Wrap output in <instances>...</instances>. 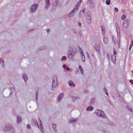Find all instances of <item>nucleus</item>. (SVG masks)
<instances>
[{"instance_id":"412c9836","label":"nucleus","mask_w":133,"mask_h":133,"mask_svg":"<svg viewBox=\"0 0 133 133\" xmlns=\"http://www.w3.org/2000/svg\"><path fill=\"white\" fill-rule=\"evenodd\" d=\"M87 111L90 110L91 111H92L93 110V108L92 107V106H89L87 108Z\"/></svg>"},{"instance_id":"052dcab7","label":"nucleus","mask_w":133,"mask_h":133,"mask_svg":"<svg viewBox=\"0 0 133 133\" xmlns=\"http://www.w3.org/2000/svg\"><path fill=\"white\" fill-rule=\"evenodd\" d=\"M2 60L1 59V58H0V62H1L2 61Z\"/></svg>"},{"instance_id":"680f3d73","label":"nucleus","mask_w":133,"mask_h":133,"mask_svg":"<svg viewBox=\"0 0 133 133\" xmlns=\"http://www.w3.org/2000/svg\"><path fill=\"white\" fill-rule=\"evenodd\" d=\"M81 12H80V13L79 14V15H81Z\"/></svg>"},{"instance_id":"a19ab883","label":"nucleus","mask_w":133,"mask_h":133,"mask_svg":"<svg viewBox=\"0 0 133 133\" xmlns=\"http://www.w3.org/2000/svg\"><path fill=\"white\" fill-rule=\"evenodd\" d=\"M86 55L87 57L88 58H89L90 55L89 53L88 52H86Z\"/></svg>"},{"instance_id":"a878e982","label":"nucleus","mask_w":133,"mask_h":133,"mask_svg":"<svg viewBox=\"0 0 133 133\" xmlns=\"http://www.w3.org/2000/svg\"><path fill=\"white\" fill-rule=\"evenodd\" d=\"M79 69L81 73L82 74H83V70L82 68V67L81 66L79 65Z\"/></svg>"},{"instance_id":"bf43d9fd","label":"nucleus","mask_w":133,"mask_h":133,"mask_svg":"<svg viewBox=\"0 0 133 133\" xmlns=\"http://www.w3.org/2000/svg\"><path fill=\"white\" fill-rule=\"evenodd\" d=\"M2 62V64H4V62L3 60Z\"/></svg>"},{"instance_id":"393cba45","label":"nucleus","mask_w":133,"mask_h":133,"mask_svg":"<svg viewBox=\"0 0 133 133\" xmlns=\"http://www.w3.org/2000/svg\"><path fill=\"white\" fill-rule=\"evenodd\" d=\"M82 1V0H80V1H78L77 3L76 4V7H78L79 8L78 6L81 4Z\"/></svg>"},{"instance_id":"6e6d98bb","label":"nucleus","mask_w":133,"mask_h":133,"mask_svg":"<svg viewBox=\"0 0 133 133\" xmlns=\"http://www.w3.org/2000/svg\"><path fill=\"white\" fill-rule=\"evenodd\" d=\"M131 47V46H129V50H130Z\"/></svg>"},{"instance_id":"0eeeda50","label":"nucleus","mask_w":133,"mask_h":133,"mask_svg":"<svg viewBox=\"0 0 133 133\" xmlns=\"http://www.w3.org/2000/svg\"><path fill=\"white\" fill-rule=\"evenodd\" d=\"M31 125L33 126L37 127L38 128H39V127L38 123L37 120L35 119H33L32 120Z\"/></svg>"},{"instance_id":"ea45409f","label":"nucleus","mask_w":133,"mask_h":133,"mask_svg":"<svg viewBox=\"0 0 133 133\" xmlns=\"http://www.w3.org/2000/svg\"><path fill=\"white\" fill-rule=\"evenodd\" d=\"M63 68L65 69L66 68V67H67L66 66V65L65 64H63Z\"/></svg>"},{"instance_id":"20e7f679","label":"nucleus","mask_w":133,"mask_h":133,"mask_svg":"<svg viewBox=\"0 0 133 133\" xmlns=\"http://www.w3.org/2000/svg\"><path fill=\"white\" fill-rule=\"evenodd\" d=\"M96 114L99 116H102L103 117H105L106 114L104 112L100 110L97 109L95 111Z\"/></svg>"},{"instance_id":"49530a36","label":"nucleus","mask_w":133,"mask_h":133,"mask_svg":"<svg viewBox=\"0 0 133 133\" xmlns=\"http://www.w3.org/2000/svg\"><path fill=\"white\" fill-rule=\"evenodd\" d=\"M1 67L2 68H3L4 67V64H2L1 65Z\"/></svg>"},{"instance_id":"c85d7f7f","label":"nucleus","mask_w":133,"mask_h":133,"mask_svg":"<svg viewBox=\"0 0 133 133\" xmlns=\"http://www.w3.org/2000/svg\"><path fill=\"white\" fill-rule=\"evenodd\" d=\"M126 17L125 15H123L122 16L121 18L122 20H124L126 18Z\"/></svg>"},{"instance_id":"f704fd0d","label":"nucleus","mask_w":133,"mask_h":133,"mask_svg":"<svg viewBox=\"0 0 133 133\" xmlns=\"http://www.w3.org/2000/svg\"><path fill=\"white\" fill-rule=\"evenodd\" d=\"M133 45V39L132 40L131 43L130 44V46L131 47Z\"/></svg>"},{"instance_id":"09e8293b","label":"nucleus","mask_w":133,"mask_h":133,"mask_svg":"<svg viewBox=\"0 0 133 133\" xmlns=\"http://www.w3.org/2000/svg\"><path fill=\"white\" fill-rule=\"evenodd\" d=\"M116 29L117 30V31L119 29V26H117L116 27Z\"/></svg>"},{"instance_id":"de8ad7c7","label":"nucleus","mask_w":133,"mask_h":133,"mask_svg":"<svg viewBox=\"0 0 133 133\" xmlns=\"http://www.w3.org/2000/svg\"><path fill=\"white\" fill-rule=\"evenodd\" d=\"M81 54H82V56H84V54L82 50V51L81 52Z\"/></svg>"},{"instance_id":"39448f33","label":"nucleus","mask_w":133,"mask_h":133,"mask_svg":"<svg viewBox=\"0 0 133 133\" xmlns=\"http://www.w3.org/2000/svg\"><path fill=\"white\" fill-rule=\"evenodd\" d=\"M78 10V7H75L74 8L69 14V17L71 18L74 16L75 13Z\"/></svg>"},{"instance_id":"9d476101","label":"nucleus","mask_w":133,"mask_h":133,"mask_svg":"<svg viewBox=\"0 0 133 133\" xmlns=\"http://www.w3.org/2000/svg\"><path fill=\"white\" fill-rule=\"evenodd\" d=\"M17 122L18 124L22 122V118L21 116L17 115Z\"/></svg>"},{"instance_id":"dca6fc26","label":"nucleus","mask_w":133,"mask_h":133,"mask_svg":"<svg viewBox=\"0 0 133 133\" xmlns=\"http://www.w3.org/2000/svg\"><path fill=\"white\" fill-rule=\"evenodd\" d=\"M101 30L102 31V34L103 36H104L105 35V28H104L103 26L102 25L101 26Z\"/></svg>"},{"instance_id":"c03bdc74","label":"nucleus","mask_w":133,"mask_h":133,"mask_svg":"<svg viewBox=\"0 0 133 133\" xmlns=\"http://www.w3.org/2000/svg\"><path fill=\"white\" fill-rule=\"evenodd\" d=\"M85 9L84 8L83 10L82 11H81V12H82V13H83L85 12Z\"/></svg>"},{"instance_id":"bb28decb","label":"nucleus","mask_w":133,"mask_h":133,"mask_svg":"<svg viewBox=\"0 0 133 133\" xmlns=\"http://www.w3.org/2000/svg\"><path fill=\"white\" fill-rule=\"evenodd\" d=\"M67 59L66 57L65 56H63L61 58V60L62 61H65Z\"/></svg>"},{"instance_id":"f3484780","label":"nucleus","mask_w":133,"mask_h":133,"mask_svg":"<svg viewBox=\"0 0 133 133\" xmlns=\"http://www.w3.org/2000/svg\"><path fill=\"white\" fill-rule=\"evenodd\" d=\"M39 119L40 121V128L42 131L43 132V130L44 129V128H43V124L42 123V122L39 118Z\"/></svg>"},{"instance_id":"2f4dec72","label":"nucleus","mask_w":133,"mask_h":133,"mask_svg":"<svg viewBox=\"0 0 133 133\" xmlns=\"http://www.w3.org/2000/svg\"><path fill=\"white\" fill-rule=\"evenodd\" d=\"M82 61L83 62L85 61V58L84 56H82Z\"/></svg>"},{"instance_id":"b1692460","label":"nucleus","mask_w":133,"mask_h":133,"mask_svg":"<svg viewBox=\"0 0 133 133\" xmlns=\"http://www.w3.org/2000/svg\"><path fill=\"white\" fill-rule=\"evenodd\" d=\"M58 1H55L53 3V5L55 6H57L58 5Z\"/></svg>"},{"instance_id":"3c124183","label":"nucleus","mask_w":133,"mask_h":133,"mask_svg":"<svg viewBox=\"0 0 133 133\" xmlns=\"http://www.w3.org/2000/svg\"><path fill=\"white\" fill-rule=\"evenodd\" d=\"M126 108H127V109L129 110L130 109V108L128 106H126Z\"/></svg>"},{"instance_id":"5701e85b","label":"nucleus","mask_w":133,"mask_h":133,"mask_svg":"<svg viewBox=\"0 0 133 133\" xmlns=\"http://www.w3.org/2000/svg\"><path fill=\"white\" fill-rule=\"evenodd\" d=\"M94 48L96 50L99 52V49L98 45H95L94 46Z\"/></svg>"},{"instance_id":"c756f323","label":"nucleus","mask_w":133,"mask_h":133,"mask_svg":"<svg viewBox=\"0 0 133 133\" xmlns=\"http://www.w3.org/2000/svg\"><path fill=\"white\" fill-rule=\"evenodd\" d=\"M107 58L108 59H110V57L109 56V54L108 53H107Z\"/></svg>"},{"instance_id":"4be33fe9","label":"nucleus","mask_w":133,"mask_h":133,"mask_svg":"<svg viewBox=\"0 0 133 133\" xmlns=\"http://www.w3.org/2000/svg\"><path fill=\"white\" fill-rule=\"evenodd\" d=\"M56 126V124L55 123H53L52 125V127L56 132V130L55 129Z\"/></svg>"},{"instance_id":"6ab92c4d","label":"nucleus","mask_w":133,"mask_h":133,"mask_svg":"<svg viewBox=\"0 0 133 133\" xmlns=\"http://www.w3.org/2000/svg\"><path fill=\"white\" fill-rule=\"evenodd\" d=\"M95 99L94 98H92L91 99L90 102H89V104L90 105H92L94 104L95 103Z\"/></svg>"},{"instance_id":"cd10ccee","label":"nucleus","mask_w":133,"mask_h":133,"mask_svg":"<svg viewBox=\"0 0 133 133\" xmlns=\"http://www.w3.org/2000/svg\"><path fill=\"white\" fill-rule=\"evenodd\" d=\"M110 0H107L106 1V3L107 4L109 5L110 4Z\"/></svg>"},{"instance_id":"f03ea898","label":"nucleus","mask_w":133,"mask_h":133,"mask_svg":"<svg viewBox=\"0 0 133 133\" xmlns=\"http://www.w3.org/2000/svg\"><path fill=\"white\" fill-rule=\"evenodd\" d=\"M4 130L5 132L8 131L10 132H12L14 131V129L12 125H6L4 128Z\"/></svg>"},{"instance_id":"58836bf2","label":"nucleus","mask_w":133,"mask_h":133,"mask_svg":"<svg viewBox=\"0 0 133 133\" xmlns=\"http://www.w3.org/2000/svg\"><path fill=\"white\" fill-rule=\"evenodd\" d=\"M115 11L116 12H117L118 11V9L117 8H115Z\"/></svg>"},{"instance_id":"37998d69","label":"nucleus","mask_w":133,"mask_h":133,"mask_svg":"<svg viewBox=\"0 0 133 133\" xmlns=\"http://www.w3.org/2000/svg\"><path fill=\"white\" fill-rule=\"evenodd\" d=\"M65 69L68 71H69L70 70V69L69 67H67Z\"/></svg>"},{"instance_id":"7ed1b4c3","label":"nucleus","mask_w":133,"mask_h":133,"mask_svg":"<svg viewBox=\"0 0 133 133\" xmlns=\"http://www.w3.org/2000/svg\"><path fill=\"white\" fill-rule=\"evenodd\" d=\"M74 48L73 49L70 48L67 54V57L69 58H71L75 55L76 52L74 51Z\"/></svg>"},{"instance_id":"79ce46f5","label":"nucleus","mask_w":133,"mask_h":133,"mask_svg":"<svg viewBox=\"0 0 133 133\" xmlns=\"http://www.w3.org/2000/svg\"><path fill=\"white\" fill-rule=\"evenodd\" d=\"M78 98V97H73V100L74 101V100H75L77 98Z\"/></svg>"},{"instance_id":"f257e3e1","label":"nucleus","mask_w":133,"mask_h":133,"mask_svg":"<svg viewBox=\"0 0 133 133\" xmlns=\"http://www.w3.org/2000/svg\"><path fill=\"white\" fill-rule=\"evenodd\" d=\"M86 21L87 23L89 24L91 22L92 16L91 12L90 11H88L86 13L85 16Z\"/></svg>"},{"instance_id":"5fc2aeb1","label":"nucleus","mask_w":133,"mask_h":133,"mask_svg":"<svg viewBox=\"0 0 133 133\" xmlns=\"http://www.w3.org/2000/svg\"><path fill=\"white\" fill-rule=\"evenodd\" d=\"M50 30L49 29H48L47 30V32H50Z\"/></svg>"},{"instance_id":"423d86ee","label":"nucleus","mask_w":133,"mask_h":133,"mask_svg":"<svg viewBox=\"0 0 133 133\" xmlns=\"http://www.w3.org/2000/svg\"><path fill=\"white\" fill-rule=\"evenodd\" d=\"M38 6V4H34L32 5L30 8V12L32 13L35 12L37 9Z\"/></svg>"},{"instance_id":"864d4df0","label":"nucleus","mask_w":133,"mask_h":133,"mask_svg":"<svg viewBox=\"0 0 133 133\" xmlns=\"http://www.w3.org/2000/svg\"><path fill=\"white\" fill-rule=\"evenodd\" d=\"M129 110L130 111H131L132 112H133V111H132V109L131 108H130V110Z\"/></svg>"},{"instance_id":"6e6552de","label":"nucleus","mask_w":133,"mask_h":133,"mask_svg":"<svg viewBox=\"0 0 133 133\" xmlns=\"http://www.w3.org/2000/svg\"><path fill=\"white\" fill-rule=\"evenodd\" d=\"M57 78H56L55 79H53L52 81V87L53 88H56L57 85Z\"/></svg>"},{"instance_id":"ddd939ff","label":"nucleus","mask_w":133,"mask_h":133,"mask_svg":"<svg viewBox=\"0 0 133 133\" xmlns=\"http://www.w3.org/2000/svg\"><path fill=\"white\" fill-rule=\"evenodd\" d=\"M69 85L71 87H75V85L74 83L71 81H69L68 82Z\"/></svg>"},{"instance_id":"4468645a","label":"nucleus","mask_w":133,"mask_h":133,"mask_svg":"<svg viewBox=\"0 0 133 133\" xmlns=\"http://www.w3.org/2000/svg\"><path fill=\"white\" fill-rule=\"evenodd\" d=\"M77 121V118H73L71 119L69 123L70 124L72 123H76Z\"/></svg>"},{"instance_id":"4c0bfd02","label":"nucleus","mask_w":133,"mask_h":133,"mask_svg":"<svg viewBox=\"0 0 133 133\" xmlns=\"http://www.w3.org/2000/svg\"><path fill=\"white\" fill-rule=\"evenodd\" d=\"M27 127L28 129H30L31 128V126L30 125L28 124L27 126Z\"/></svg>"},{"instance_id":"13d9d810","label":"nucleus","mask_w":133,"mask_h":133,"mask_svg":"<svg viewBox=\"0 0 133 133\" xmlns=\"http://www.w3.org/2000/svg\"><path fill=\"white\" fill-rule=\"evenodd\" d=\"M78 48V49H79L81 50H82V49H81V48L80 47H79Z\"/></svg>"},{"instance_id":"f8f14e48","label":"nucleus","mask_w":133,"mask_h":133,"mask_svg":"<svg viewBox=\"0 0 133 133\" xmlns=\"http://www.w3.org/2000/svg\"><path fill=\"white\" fill-rule=\"evenodd\" d=\"M129 24L128 22V21L125 20L124 21L123 23V26L124 28H126L128 26Z\"/></svg>"},{"instance_id":"a18cd8bd","label":"nucleus","mask_w":133,"mask_h":133,"mask_svg":"<svg viewBox=\"0 0 133 133\" xmlns=\"http://www.w3.org/2000/svg\"><path fill=\"white\" fill-rule=\"evenodd\" d=\"M129 82L131 83L132 84H133V81L130 79L129 80Z\"/></svg>"},{"instance_id":"1a4fd4ad","label":"nucleus","mask_w":133,"mask_h":133,"mask_svg":"<svg viewBox=\"0 0 133 133\" xmlns=\"http://www.w3.org/2000/svg\"><path fill=\"white\" fill-rule=\"evenodd\" d=\"M88 4L89 5V6L90 8L92 9L94 7V5L92 0H89Z\"/></svg>"},{"instance_id":"4d7b16f0","label":"nucleus","mask_w":133,"mask_h":133,"mask_svg":"<svg viewBox=\"0 0 133 133\" xmlns=\"http://www.w3.org/2000/svg\"><path fill=\"white\" fill-rule=\"evenodd\" d=\"M12 92H11L10 93V95H12Z\"/></svg>"},{"instance_id":"a211bd4d","label":"nucleus","mask_w":133,"mask_h":133,"mask_svg":"<svg viewBox=\"0 0 133 133\" xmlns=\"http://www.w3.org/2000/svg\"><path fill=\"white\" fill-rule=\"evenodd\" d=\"M22 77L24 79L25 82L26 83L28 79L27 76L25 74H24L22 75Z\"/></svg>"},{"instance_id":"8fccbe9b","label":"nucleus","mask_w":133,"mask_h":133,"mask_svg":"<svg viewBox=\"0 0 133 133\" xmlns=\"http://www.w3.org/2000/svg\"><path fill=\"white\" fill-rule=\"evenodd\" d=\"M78 25L79 26H80L81 25V24L80 22H78Z\"/></svg>"},{"instance_id":"c9c22d12","label":"nucleus","mask_w":133,"mask_h":133,"mask_svg":"<svg viewBox=\"0 0 133 133\" xmlns=\"http://www.w3.org/2000/svg\"><path fill=\"white\" fill-rule=\"evenodd\" d=\"M103 90L105 92H108V91L107 90V88H105L103 89Z\"/></svg>"},{"instance_id":"603ef678","label":"nucleus","mask_w":133,"mask_h":133,"mask_svg":"<svg viewBox=\"0 0 133 133\" xmlns=\"http://www.w3.org/2000/svg\"><path fill=\"white\" fill-rule=\"evenodd\" d=\"M105 94L106 95L108 96H109V94H108V92H105Z\"/></svg>"},{"instance_id":"72a5a7b5","label":"nucleus","mask_w":133,"mask_h":133,"mask_svg":"<svg viewBox=\"0 0 133 133\" xmlns=\"http://www.w3.org/2000/svg\"><path fill=\"white\" fill-rule=\"evenodd\" d=\"M38 92H36V99L37 100V97H38Z\"/></svg>"},{"instance_id":"e2e57ef3","label":"nucleus","mask_w":133,"mask_h":133,"mask_svg":"<svg viewBox=\"0 0 133 133\" xmlns=\"http://www.w3.org/2000/svg\"><path fill=\"white\" fill-rule=\"evenodd\" d=\"M31 31H32L33 30V29H31Z\"/></svg>"},{"instance_id":"473e14b6","label":"nucleus","mask_w":133,"mask_h":133,"mask_svg":"<svg viewBox=\"0 0 133 133\" xmlns=\"http://www.w3.org/2000/svg\"><path fill=\"white\" fill-rule=\"evenodd\" d=\"M49 5H49V4H46L45 6V9H48V7Z\"/></svg>"},{"instance_id":"2eb2a0df","label":"nucleus","mask_w":133,"mask_h":133,"mask_svg":"<svg viewBox=\"0 0 133 133\" xmlns=\"http://www.w3.org/2000/svg\"><path fill=\"white\" fill-rule=\"evenodd\" d=\"M112 61L114 63H115L116 62V56L114 55H113L112 56L111 58Z\"/></svg>"},{"instance_id":"9b49d317","label":"nucleus","mask_w":133,"mask_h":133,"mask_svg":"<svg viewBox=\"0 0 133 133\" xmlns=\"http://www.w3.org/2000/svg\"><path fill=\"white\" fill-rule=\"evenodd\" d=\"M64 96V94L63 93H62L60 94L59 96H58L57 101L59 102H60L61 100L62 99Z\"/></svg>"},{"instance_id":"7c9ffc66","label":"nucleus","mask_w":133,"mask_h":133,"mask_svg":"<svg viewBox=\"0 0 133 133\" xmlns=\"http://www.w3.org/2000/svg\"><path fill=\"white\" fill-rule=\"evenodd\" d=\"M45 2L46 4L50 5V0H45Z\"/></svg>"},{"instance_id":"e433bc0d","label":"nucleus","mask_w":133,"mask_h":133,"mask_svg":"<svg viewBox=\"0 0 133 133\" xmlns=\"http://www.w3.org/2000/svg\"><path fill=\"white\" fill-rule=\"evenodd\" d=\"M113 53L114 54L116 55V54L117 52L116 50L115 49H114Z\"/></svg>"},{"instance_id":"aec40b11","label":"nucleus","mask_w":133,"mask_h":133,"mask_svg":"<svg viewBox=\"0 0 133 133\" xmlns=\"http://www.w3.org/2000/svg\"><path fill=\"white\" fill-rule=\"evenodd\" d=\"M103 42L104 43H108V39L107 38L105 37H104L103 38Z\"/></svg>"}]
</instances>
